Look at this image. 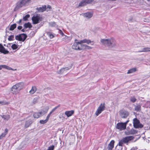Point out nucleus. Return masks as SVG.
Here are the masks:
<instances>
[{
	"label": "nucleus",
	"mask_w": 150,
	"mask_h": 150,
	"mask_svg": "<svg viewBox=\"0 0 150 150\" xmlns=\"http://www.w3.org/2000/svg\"><path fill=\"white\" fill-rule=\"evenodd\" d=\"M125 133H126V134L127 135H129V134H134L137 133V131L136 130L134 129H132L127 132H125Z\"/></svg>",
	"instance_id": "obj_16"
},
{
	"label": "nucleus",
	"mask_w": 150,
	"mask_h": 150,
	"mask_svg": "<svg viewBox=\"0 0 150 150\" xmlns=\"http://www.w3.org/2000/svg\"><path fill=\"white\" fill-rule=\"evenodd\" d=\"M54 146L52 145L49 147L47 150H54Z\"/></svg>",
	"instance_id": "obj_40"
},
{
	"label": "nucleus",
	"mask_w": 150,
	"mask_h": 150,
	"mask_svg": "<svg viewBox=\"0 0 150 150\" xmlns=\"http://www.w3.org/2000/svg\"><path fill=\"white\" fill-rule=\"evenodd\" d=\"M133 121V126L135 128H141L143 127V125L140 123L139 120L137 118L134 119Z\"/></svg>",
	"instance_id": "obj_9"
},
{
	"label": "nucleus",
	"mask_w": 150,
	"mask_h": 150,
	"mask_svg": "<svg viewBox=\"0 0 150 150\" xmlns=\"http://www.w3.org/2000/svg\"><path fill=\"white\" fill-rule=\"evenodd\" d=\"M130 101L132 103H134L137 100L134 97H132L130 98Z\"/></svg>",
	"instance_id": "obj_36"
},
{
	"label": "nucleus",
	"mask_w": 150,
	"mask_h": 150,
	"mask_svg": "<svg viewBox=\"0 0 150 150\" xmlns=\"http://www.w3.org/2000/svg\"><path fill=\"white\" fill-rule=\"evenodd\" d=\"M105 103H101L99 106L97 110L95 112V114L98 116L100 114L101 112L103 111L105 108Z\"/></svg>",
	"instance_id": "obj_10"
},
{
	"label": "nucleus",
	"mask_w": 150,
	"mask_h": 150,
	"mask_svg": "<svg viewBox=\"0 0 150 150\" xmlns=\"http://www.w3.org/2000/svg\"><path fill=\"white\" fill-rule=\"evenodd\" d=\"M24 27L25 28H30L32 27V25L31 23L29 22L25 23L24 25Z\"/></svg>",
	"instance_id": "obj_26"
},
{
	"label": "nucleus",
	"mask_w": 150,
	"mask_h": 150,
	"mask_svg": "<svg viewBox=\"0 0 150 150\" xmlns=\"http://www.w3.org/2000/svg\"><path fill=\"white\" fill-rule=\"evenodd\" d=\"M131 150H132V149H131Z\"/></svg>",
	"instance_id": "obj_54"
},
{
	"label": "nucleus",
	"mask_w": 150,
	"mask_h": 150,
	"mask_svg": "<svg viewBox=\"0 0 150 150\" xmlns=\"http://www.w3.org/2000/svg\"><path fill=\"white\" fill-rule=\"evenodd\" d=\"M51 7V6H48V7L49 8H50Z\"/></svg>",
	"instance_id": "obj_51"
},
{
	"label": "nucleus",
	"mask_w": 150,
	"mask_h": 150,
	"mask_svg": "<svg viewBox=\"0 0 150 150\" xmlns=\"http://www.w3.org/2000/svg\"><path fill=\"white\" fill-rule=\"evenodd\" d=\"M2 68H4L8 70H12V69L11 68L9 67L6 65H1Z\"/></svg>",
	"instance_id": "obj_30"
},
{
	"label": "nucleus",
	"mask_w": 150,
	"mask_h": 150,
	"mask_svg": "<svg viewBox=\"0 0 150 150\" xmlns=\"http://www.w3.org/2000/svg\"><path fill=\"white\" fill-rule=\"evenodd\" d=\"M14 39V35H11L8 38V40L9 41H12Z\"/></svg>",
	"instance_id": "obj_38"
},
{
	"label": "nucleus",
	"mask_w": 150,
	"mask_h": 150,
	"mask_svg": "<svg viewBox=\"0 0 150 150\" xmlns=\"http://www.w3.org/2000/svg\"><path fill=\"white\" fill-rule=\"evenodd\" d=\"M69 69L67 67L63 68L62 69V70H65V71H67Z\"/></svg>",
	"instance_id": "obj_45"
},
{
	"label": "nucleus",
	"mask_w": 150,
	"mask_h": 150,
	"mask_svg": "<svg viewBox=\"0 0 150 150\" xmlns=\"http://www.w3.org/2000/svg\"><path fill=\"white\" fill-rule=\"evenodd\" d=\"M74 111L73 110L66 111L65 112V114L68 117L72 116L74 113Z\"/></svg>",
	"instance_id": "obj_17"
},
{
	"label": "nucleus",
	"mask_w": 150,
	"mask_h": 150,
	"mask_svg": "<svg viewBox=\"0 0 150 150\" xmlns=\"http://www.w3.org/2000/svg\"><path fill=\"white\" fill-rule=\"evenodd\" d=\"M2 69L1 65H0V70H1Z\"/></svg>",
	"instance_id": "obj_50"
},
{
	"label": "nucleus",
	"mask_w": 150,
	"mask_h": 150,
	"mask_svg": "<svg viewBox=\"0 0 150 150\" xmlns=\"http://www.w3.org/2000/svg\"><path fill=\"white\" fill-rule=\"evenodd\" d=\"M32 123V122L31 120H28L25 123V127L26 128L28 127Z\"/></svg>",
	"instance_id": "obj_29"
},
{
	"label": "nucleus",
	"mask_w": 150,
	"mask_h": 150,
	"mask_svg": "<svg viewBox=\"0 0 150 150\" xmlns=\"http://www.w3.org/2000/svg\"><path fill=\"white\" fill-rule=\"evenodd\" d=\"M16 27V23L14 24L11 25L10 27L9 30H13Z\"/></svg>",
	"instance_id": "obj_31"
},
{
	"label": "nucleus",
	"mask_w": 150,
	"mask_h": 150,
	"mask_svg": "<svg viewBox=\"0 0 150 150\" xmlns=\"http://www.w3.org/2000/svg\"><path fill=\"white\" fill-rule=\"evenodd\" d=\"M23 83L19 82L13 85L11 88L12 93L16 95L19 93L20 91L23 88Z\"/></svg>",
	"instance_id": "obj_3"
},
{
	"label": "nucleus",
	"mask_w": 150,
	"mask_h": 150,
	"mask_svg": "<svg viewBox=\"0 0 150 150\" xmlns=\"http://www.w3.org/2000/svg\"><path fill=\"white\" fill-rule=\"evenodd\" d=\"M59 118L60 119L62 118L63 120H64L65 119V117H64L63 116H61V115H60L59 116Z\"/></svg>",
	"instance_id": "obj_44"
},
{
	"label": "nucleus",
	"mask_w": 150,
	"mask_h": 150,
	"mask_svg": "<svg viewBox=\"0 0 150 150\" xmlns=\"http://www.w3.org/2000/svg\"><path fill=\"white\" fill-rule=\"evenodd\" d=\"M11 48L13 50H16L18 48V46L15 44H13L11 46Z\"/></svg>",
	"instance_id": "obj_35"
},
{
	"label": "nucleus",
	"mask_w": 150,
	"mask_h": 150,
	"mask_svg": "<svg viewBox=\"0 0 150 150\" xmlns=\"http://www.w3.org/2000/svg\"><path fill=\"white\" fill-rule=\"evenodd\" d=\"M22 19H20L19 21L18 22H17V23L18 24H20L22 22Z\"/></svg>",
	"instance_id": "obj_48"
},
{
	"label": "nucleus",
	"mask_w": 150,
	"mask_h": 150,
	"mask_svg": "<svg viewBox=\"0 0 150 150\" xmlns=\"http://www.w3.org/2000/svg\"><path fill=\"white\" fill-rule=\"evenodd\" d=\"M68 38V37H67V36H66L65 37V39H67V38Z\"/></svg>",
	"instance_id": "obj_52"
},
{
	"label": "nucleus",
	"mask_w": 150,
	"mask_h": 150,
	"mask_svg": "<svg viewBox=\"0 0 150 150\" xmlns=\"http://www.w3.org/2000/svg\"><path fill=\"white\" fill-rule=\"evenodd\" d=\"M134 110L137 111H139L141 110V106L140 104H138L136 105H134Z\"/></svg>",
	"instance_id": "obj_27"
},
{
	"label": "nucleus",
	"mask_w": 150,
	"mask_h": 150,
	"mask_svg": "<svg viewBox=\"0 0 150 150\" xmlns=\"http://www.w3.org/2000/svg\"><path fill=\"white\" fill-rule=\"evenodd\" d=\"M30 17V15L29 14H27L23 18V19L25 21H27L28 18H29Z\"/></svg>",
	"instance_id": "obj_34"
},
{
	"label": "nucleus",
	"mask_w": 150,
	"mask_h": 150,
	"mask_svg": "<svg viewBox=\"0 0 150 150\" xmlns=\"http://www.w3.org/2000/svg\"><path fill=\"white\" fill-rule=\"evenodd\" d=\"M94 1V0H82L79 3V6H84L87 4H91Z\"/></svg>",
	"instance_id": "obj_11"
},
{
	"label": "nucleus",
	"mask_w": 150,
	"mask_h": 150,
	"mask_svg": "<svg viewBox=\"0 0 150 150\" xmlns=\"http://www.w3.org/2000/svg\"><path fill=\"white\" fill-rule=\"evenodd\" d=\"M36 90L37 89L35 86H32L31 90L29 91V93L31 94H33L35 92Z\"/></svg>",
	"instance_id": "obj_22"
},
{
	"label": "nucleus",
	"mask_w": 150,
	"mask_h": 150,
	"mask_svg": "<svg viewBox=\"0 0 150 150\" xmlns=\"http://www.w3.org/2000/svg\"><path fill=\"white\" fill-rule=\"evenodd\" d=\"M86 43L87 44H91V45L94 44L93 42L89 40L84 39L80 40L79 42H74L72 46V48L76 50H81L82 49V43Z\"/></svg>",
	"instance_id": "obj_2"
},
{
	"label": "nucleus",
	"mask_w": 150,
	"mask_h": 150,
	"mask_svg": "<svg viewBox=\"0 0 150 150\" xmlns=\"http://www.w3.org/2000/svg\"><path fill=\"white\" fill-rule=\"evenodd\" d=\"M0 116L1 117L4 118V120H8L10 118V116L9 115H1Z\"/></svg>",
	"instance_id": "obj_25"
},
{
	"label": "nucleus",
	"mask_w": 150,
	"mask_h": 150,
	"mask_svg": "<svg viewBox=\"0 0 150 150\" xmlns=\"http://www.w3.org/2000/svg\"><path fill=\"white\" fill-rule=\"evenodd\" d=\"M100 42L101 44L109 48L112 49L117 47V44L115 39L111 37L106 39H101Z\"/></svg>",
	"instance_id": "obj_1"
},
{
	"label": "nucleus",
	"mask_w": 150,
	"mask_h": 150,
	"mask_svg": "<svg viewBox=\"0 0 150 150\" xmlns=\"http://www.w3.org/2000/svg\"><path fill=\"white\" fill-rule=\"evenodd\" d=\"M59 106L60 105H58V106H56L54 108H53L50 112H51V113H52L53 112H54L57 108H58Z\"/></svg>",
	"instance_id": "obj_41"
},
{
	"label": "nucleus",
	"mask_w": 150,
	"mask_h": 150,
	"mask_svg": "<svg viewBox=\"0 0 150 150\" xmlns=\"http://www.w3.org/2000/svg\"><path fill=\"white\" fill-rule=\"evenodd\" d=\"M49 24L50 26L51 27H55L56 24L55 22H50L49 23Z\"/></svg>",
	"instance_id": "obj_33"
},
{
	"label": "nucleus",
	"mask_w": 150,
	"mask_h": 150,
	"mask_svg": "<svg viewBox=\"0 0 150 150\" xmlns=\"http://www.w3.org/2000/svg\"><path fill=\"white\" fill-rule=\"evenodd\" d=\"M137 71V69L136 67L132 68L128 70L127 74H129L135 72Z\"/></svg>",
	"instance_id": "obj_21"
},
{
	"label": "nucleus",
	"mask_w": 150,
	"mask_h": 150,
	"mask_svg": "<svg viewBox=\"0 0 150 150\" xmlns=\"http://www.w3.org/2000/svg\"><path fill=\"white\" fill-rule=\"evenodd\" d=\"M47 121H48L46 119L45 120H41L40 121V123L41 124H44L46 123Z\"/></svg>",
	"instance_id": "obj_37"
},
{
	"label": "nucleus",
	"mask_w": 150,
	"mask_h": 150,
	"mask_svg": "<svg viewBox=\"0 0 150 150\" xmlns=\"http://www.w3.org/2000/svg\"><path fill=\"white\" fill-rule=\"evenodd\" d=\"M7 104L8 103H7L5 102H4V101H0V104H1L2 105H4Z\"/></svg>",
	"instance_id": "obj_42"
},
{
	"label": "nucleus",
	"mask_w": 150,
	"mask_h": 150,
	"mask_svg": "<svg viewBox=\"0 0 150 150\" xmlns=\"http://www.w3.org/2000/svg\"><path fill=\"white\" fill-rule=\"evenodd\" d=\"M150 52V47H145L142 50L140 51H139V52Z\"/></svg>",
	"instance_id": "obj_23"
},
{
	"label": "nucleus",
	"mask_w": 150,
	"mask_h": 150,
	"mask_svg": "<svg viewBox=\"0 0 150 150\" xmlns=\"http://www.w3.org/2000/svg\"><path fill=\"white\" fill-rule=\"evenodd\" d=\"M22 28V26H18V27L17 28L18 29L20 30Z\"/></svg>",
	"instance_id": "obj_47"
},
{
	"label": "nucleus",
	"mask_w": 150,
	"mask_h": 150,
	"mask_svg": "<svg viewBox=\"0 0 150 150\" xmlns=\"http://www.w3.org/2000/svg\"><path fill=\"white\" fill-rule=\"evenodd\" d=\"M42 20V18L38 14L34 15L32 18V20L33 24H35L38 23Z\"/></svg>",
	"instance_id": "obj_6"
},
{
	"label": "nucleus",
	"mask_w": 150,
	"mask_h": 150,
	"mask_svg": "<svg viewBox=\"0 0 150 150\" xmlns=\"http://www.w3.org/2000/svg\"><path fill=\"white\" fill-rule=\"evenodd\" d=\"M134 137L132 136L126 137L122 139L123 142L125 143H127L129 141L133 139Z\"/></svg>",
	"instance_id": "obj_12"
},
{
	"label": "nucleus",
	"mask_w": 150,
	"mask_h": 150,
	"mask_svg": "<svg viewBox=\"0 0 150 150\" xmlns=\"http://www.w3.org/2000/svg\"><path fill=\"white\" fill-rule=\"evenodd\" d=\"M46 33L50 38H52L54 37V35L51 32H47Z\"/></svg>",
	"instance_id": "obj_32"
},
{
	"label": "nucleus",
	"mask_w": 150,
	"mask_h": 150,
	"mask_svg": "<svg viewBox=\"0 0 150 150\" xmlns=\"http://www.w3.org/2000/svg\"><path fill=\"white\" fill-rule=\"evenodd\" d=\"M49 109V107L48 106H47L45 109L41 110V111L39 112L41 116L46 114L47 112Z\"/></svg>",
	"instance_id": "obj_15"
},
{
	"label": "nucleus",
	"mask_w": 150,
	"mask_h": 150,
	"mask_svg": "<svg viewBox=\"0 0 150 150\" xmlns=\"http://www.w3.org/2000/svg\"><path fill=\"white\" fill-rule=\"evenodd\" d=\"M119 115L122 118H126L129 115V113L128 111L125 110H120L119 112Z\"/></svg>",
	"instance_id": "obj_7"
},
{
	"label": "nucleus",
	"mask_w": 150,
	"mask_h": 150,
	"mask_svg": "<svg viewBox=\"0 0 150 150\" xmlns=\"http://www.w3.org/2000/svg\"><path fill=\"white\" fill-rule=\"evenodd\" d=\"M8 129H6L4 133H3L0 136V139H1L2 138L4 137L5 135L7 134L8 132Z\"/></svg>",
	"instance_id": "obj_24"
},
{
	"label": "nucleus",
	"mask_w": 150,
	"mask_h": 150,
	"mask_svg": "<svg viewBox=\"0 0 150 150\" xmlns=\"http://www.w3.org/2000/svg\"><path fill=\"white\" fill-rule=\"evenodd\" d=\"M65 71V70H62V69H61L60 70H59V73H63V72L64 71Z\"/></svg>",
	"instance_id": "obj_46"
},
{
	"label": "nucleus",
	"mask_w": 150,
	"mask_h": 150,
	"mask_svg": "<svg viewBox=\"0 0 150 150\" xmlns=\"http://www.w3.org/2000/svg\"><path fill=\"white\" fill-rule=\"evenodd\" d=\"M0 52L5 54H7L9 52L5 49L1 44H0Z\"/></svg>",
	"instance_id": "obj_13"
},
{
	"label": "nucleus",
	"mask_w": 150,
	"mask_h": 150,
	"mask_svg": "<svg viewBox=\"0 0 150 150\" xmlns=\"http://www.w3.org/2000/svg\"><path fill=\"white\" fill-rule=\"evenodd\" d=\"M46 6L44 5L42 7H37L36 9L39 12H43L46 10Z\"/></svg>",
	"instance_id": "obj_19"
},
{
	"label": "nucleus",
	"mask_w": 150,
	"mask_h": 150,
	"mask_svg": "<svg viewBox=\"0 0 150 150\" xmlns=\"http://www.w3.org/2000/svg\"><path fill=\"white\" fill-rule=\"evenodd\" d=\"M33 116L35 118H38L41 116L39 112H35Z\"/></svg>",
	"instance_id": "obj_28"
},
{
	"label": "nucleus",
	"mask_w": 150,
	"mask_h": 150,
	"mask_svg": "<svg viewBox=\"0 0 150 150\" xmlns=\"http://www.w3.org/2000/svg\"><path fill=\"white\" fill-rule=\"evenodd\" d=\"M51 114H52L51 112H50V113L47 116L46 119L48 121L50 117V116Z\"/></svg>",
	"instance_id": "obj_43"
},
{
	"label": "nucleus",
	"mask_w": 150,
	"mask_h": 150,
	"mask_svg": "<svg viewBox=\"0 0 150 150\" xmlns=\"http://www.w3.org/2000/svg\"><path fill=\"white\" fill-rule=\"evenodd\" d=\"M27 37V36L26 34L22 33L16 35L15 37V39L16 40L19 41L23 42L26 39Z\"/></svg>",
	"instance_id": "obj_8"
},
{
	"label": "nucleus",
	"mask_w": 150,
	"mask_h": 150,
	"mask_svg": "<svg viewBox=\"0 0 150 150\" xmlns=\"http://www.w3.org/2000/svg\"><path fill=\"white\" fill-rule=\"evenodd\" d=\"M30 1L31 0H21L18 2L16 7L14 9V11H16L23 6L28 5L30 2Z\"/></svg>",
	"instance_id": "obj_4"
},
{
	"label": "nucleus",
	"mask_w": 150,
	"mask_h": 150,
	"mask_svg": "<svg viewBox=\"0 0 150 150\" xmlns=\"http://www.w3.org/2000/svg\"><path fill=\"white\" fill-rule=\"evenodd\" d=\"M21 31L23 32H24L25 31V29H23L21 30Z\"/></svg>",
	"instance_id": "obj_49"
},
{
	"label": "nucleus",
	"mask_w": 150,
	"mask_h": 150,
	"mask_svg": "<svg viewBox=\"0 0 150 150\" xmlns=\"http://www.w3.org/2000/svg\"><path fill=\"white\" fill-rule=\"evenodd\" d=\"M129 121V120H128L125 122L118 123L116 125V128L120 131L125 129H126L127 125Z\"/></svg>",
	"instance_id": "obj_5"
},
{
	"label": "nucleus",
	"mask_w": 150,
	"mask_h": 150,
	"mask_svg": "<svg viewBox=\"0 0 150 150\" xmlns=\"http://www.w3.org/2000/svg\"><path fill=\"white\" fill-rule=\"evenodd\" d=\"M148 1H150V0H147Z\"/></svg>",
	"instance_id": "obj_53"
},
{
	"label": "nucleus",
	"mask_w": 150,
	"mask_h": 150,
	"mask_svg": "<svg viewBox=\"0 0 150 150\" xmlns=\"http://www.w3.org/2000/svg\"><path fill=\"white\" fill-rule=\"evenodd\" d=\"M124 143H125L124 142H123L122 139L121 140H120L119 143V144H118V145L119 146H123V144Z\"/></svg>",
	"instance_id": "obj_39"
},
{
	"label": "nucleus",
	"mask_w": 150,
	"mask_h": 150,
	"mask_svg": "<svg viewBox=\"0 0 150 150\" xmlns=\"http://www.w3.org/2000/svg\"><path fill=\"white\" fill-rule=\"evenodd\" d=\"M92 15L93 14L89 12H87L83 14L84 17L87 18H91L92 17Z\"/></svg>",
	"instance_id": "obj_18"
},
{
	"label": "nucleus",
	"mask_w": 150,
	"mask_h": 150,
	"mask_svg": "<svg viewBox=\"0 0 150 150\" xmlns=\"http://www.w3.org/2000/svg\"><path fill=\"white\" fill-rule=\"evenodd\" d=\"M115 141L113 140H111L108 144V150H112L114 147Z\"/></svg>",
	"instance_id": "obj_14"
},
{
	"label": "nucleus",
	"mask_w": 150,
	"mask_h": 150,
	"mask_svg": "<svg viewBox=\"0 0 150 150\" xmlns=\"http://www.w3.org/2000/svg\"><path fill=\"white\" fill-rule=\"evenodd\" d=\"M92 47L88 46L82 43V50H91L92 49Z\"/></svg>",
	"instance_id": "obj_20"
}]
</instances>
